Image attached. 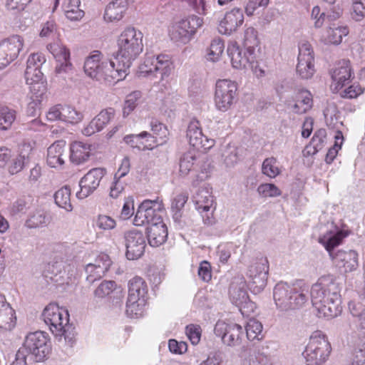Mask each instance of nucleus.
I'll return each mask as SVG.
<instances>
[{"label":"nucleus","instance_id":"nucleus-37","mask_svg":"<svg viewBox=\"0 0 365 365\" xmlns=\"http://www.w3.org/2000/svg\"><path fill=\"white\" fill-rule=\"evenodd\" d=\"M80 0H66L63 9L67 19L71 21H78L84 16V11L80 9Z\"/></svg>","mask_w":365,"mask_h":365},{"label":"nucleus","instance_id":"nucleus-17","mask_svg":"<svg viewBox=\"0 0 365 365\" xmlns=\"http://www.w3.org/2000/svg\"><path fill=\"white\" fill-rule=\"evenodd\" d=\"M268 271V262L266 259H260L249 267L247 275L250 279L251 288L254 291L260 292L265 287Z\"/></svg>","mask_w":365,"mask_h":365},{"label":"nucleus","instance_id":"nucleus-43","mask_svg":"<svg viewBox=\"0 0 365 365\" xmlns=\"http://www.w3.org/2000/svg\"><path fill=\"white\" fill-rule=\"evenodd\" d=\"M349 34L346 26L329 27L327 30V41L331 44L338 45L341 43L344 36Z\"/></svg>","mask_w":365,"mask_h":365},{"label":"nucleus","instance_id":"nucleus-60","mask_svg":"<svg viewBox=\"0 0 365 365\" xmlns=\"http://www.w3.org/2000/svg\"><path fill=\"white\" fill-rule=\"evenodd\" d=\"M28 160L23 155H18L11 160L9 172L11 175L17 174L23 170Z\"/></svg>","mask_w":365,"mask_h":365},{"label":"nucleus","instance_id":"nucleus-33","mask_svg":"<svg viewBox=\"0 0 365 365\" xmlns=\"http://www.w3.org/2000/svg\"><path fill=\"white\" fill-rule=\"evenodd\" d=\"M51 222L50 215L43 210H36L31 212L26 220L25 226L29 229L46 227Z\"/></svg>","mask_w":365,"mask_h":365},{"label":"nucleus","instance_id":"nucleus-61","mask_svg":"<svg viewBox=\"0 0 365 365\" xmlns=\"http://www.w3.org/2000/svg\"><path fill=\"white\" fill-rule=\"evenodd\" d=\"M351 16L356 21L365 17V0H353Z\"/></svg>","mask_w":365,"mask_h":365},{"label":"nucleus","instance_id":"nucleus-14","mask_svg":"<svg viewBox=\"0 0 365 365\" xmlns=\"http://www.w3.org/2000/svg\"><path fill=\"white\" fill-rule=\"evenodd\" d=\"M23 46L24 40L18 35L0 41V69L6 67L17 58Z\"/></svg>","mask_w":365,"mask_h":365},{"label":"nucleus","instance_id":"nucleus-1","mask_svg":"<svg viewBox=\"0 0 365 365\" xmlns=\"http://www.w3.org/2000/svg\"><path fill=\"white\" fill-rule=\"evenodd\" d=\"M310 294L319 317L332 319L341 314L340 289L334 276L321 277L312 287Z\"/></svg>","mask_w":365,"mask_h":365},{"label":"nucleus","instance_id":"nucleus-3","mask_svg":"<svg viewBox=\"0 0 365 365\" xmlns=\"http://www.w3.org/2000/svg\"><path fill=\"white\" fill-rule=\"evenodd\" d=\"M118 51L113 57L118 66H120L128 75L132 61L143 51V34L133 27L126 28L118 39Z\"/></svg>","mask_w":365,"mask_h":365},{"label":"nucleus","instance_id":"nucleus-20","mask_svg":"<svg viewBox=\"0 0 365 365\" xmlns=\"http://www.w3.org/2000/svg\"><path fill=\"white\" fill-rule=\"evenodd\" d=\"M111 261L107 255H99L94 263L88 264L86 267V272L88 274L87 280L93 283L101 278L109 269Z\"/></svg>","mask_w":365,"mask_h":365},{"label":"nucleus","instance_id":"nucleus-7","mask_svg":"<svg viewBox=\"0 0 365 365\" xmlns=\"http://www.w3.org/2000/svg\"><path fill=\"white\" fill-rule=\"evenodd\" d=\"M68 317V312L60 309L55 303L47 305L42 313L43 320L51 332L56 336H64L65 339L67 338L66 333L69 329Z\"/></svg>","mask_w":365,"mask_h":365},{"label":"nucleus","instance_id":"nucleus-49","mask_svg":"<svg viewBox=\"0 0 365 365\" xmlns=\"http://www.w3.org/2000/svg\"><path fill=\"white\" fill-rule=\"evenodd\" d=\"M341 13L342 10L339 6H334L327 12H322L317 21H315V27L320 28L326 19L329 21L338 19L341 16Z\"/></svg>","mask_w":365,"mask_h":365},{"label":"nucleus","instance_id":"nucleus-40","mask_svg":"<svg viewBox=\"0 0 365 365\" xmlns=\"http://www.w3.org/2000/svg\"><path fill=\"white\" fill-rule=\"evenodd\" d=\"M221 156L227 167L234 166L239 160L238 148L230 143L221 148Z\"/></svg>","mask_w":365,"mask_h":365},{"label":"nucleus","instance_id":"nucleus-11","mask_svg":"<svg viewBox=\"0 0 365 365\" xmlns=\"http://www.w3.org/2000/svg\"><path fill=\"white\" fill-rule=\"evenodd\" d=\"M297 73L302 79L311 78L315 73L314 56L312 46L308 42L299 46Z\"/></svg>","mask_w":365,"mask_h":365},{"label":"nucleus","instance_id":"nucleus-44","mask_svg":"<svg viewBox=\"0 0 365 365\" xmlns=\"http://www.w3.org/2000/svg\"><path fill=\"white\" fill-rule=\"evenodd\" d=\"M47 48L52 53L57 62L70 60V51L63 44L58 43H51L47 46Z\"/></svg>","mask_w":365,"mask_h":365},{"label":"nucleus","instance_id":"nucleus-28","mask_svg":"<svg viewBox=\"0 0 365 365\" xmlns=\"http://www.w3.org/2000/svg\"><path fill=\"white\" fill-rule=\"evenodd\" d=\"M70 160L72 163L79 165L86 163L91 155V145L80 141L71 145Z\"/></svg>","mask_w":365,"mask_h":365},{"label":"nucleus","instance_id":"nucleus-30","mask_svg":"<svg viewBox=\"0 0 365 365\" xmlns=\"http://www.w3.org/2000/svg\"><path fill=\"white\" fill-rule=\"evenodd\" d=\"M128 0H113L105 10L104 19L108 21H119L128 9Z\"/></svg>","mask_w":365,"mask_h":365},{"label":"nucleus","instance_id":"nucleus-2","mask_svg":"<svg viewBox=\"0 0 365 365\" xmlns=\"http://www.w3.org/2000/svg\"><path fill=\"white\" fill-rule=\"evenodd\" d=\"M83 70L89 78L108 83L122 81L127 76L120 66H117L114 57L113 59L103 58L98 51H94L86 58Z\"/></svg>","mask_w":365,"mask_h":365},{"label":"nucleus","instance_id":"nucleus-4","mask_svg":"<svg viewBox=\"0 0 365 365\" xmlns=\"http://www.w3.org/2000/svg\"><path fill=\"white\" fill-rule=\"evenodd\" d=\"M344 237L342 231L329 232L319 237V242L325 247L336 266L343 267L345 272H351L358 267L357 252L354 250L334 252V247L340 245Z\"/></svg>","mask_w":365,"mask_h":365},{"label":"nucleus","instance_id":"nucleus-27","mask_svg":"<svg viewBox=\"0 0 365 365\" xmlns=\"http://www.w3.org/2000/svg\"><path fill=\"white\" fill-rule=\"evenodd\" d=\"M66 153V142L58 140L50 145L47 150V163L51 168H58L64 164Z\"/></svg>","mask_w":365,"mask_h":365},{"label":"nucleus","instance_id":"nucleus-35","mask_svg":"<svg viewBox=\"0 0 365 365\" xmlns=\"http://www.w3.org/2000/svg\"><path fill=\"white\" fill-rule=\"evenodd\" d=\"M173 69V64L169 56L160 54L155 57V71L160 75L161 81L168 77Z\"/></svg>","mask_w":365,"mask_h":365},{"label":"nucleus","instance_id":"nucleus-25","mask_svg":"<svg viewBox=\"0 0 365 365\" xmlns=\"http://www.w3.org/2000/svg\"><path fill=\"white\" fill-rule=\"evenodd\" d=\"M244 16L241 9L235 8L226 13L220 23L219 31L224 34H230L242 24Z\"/></svg>","mask_w":365,"mask_h":365},{"label":"nucleus","instance_id":"nucleus-53","mask_svg":"<svg viewBox=\"0 0 365 365\" xmlns=\"http://www.w3.org/2000/svg\"><path fill=\"white\" fill-rule=\"evenodd\" d=\"M142 94L139 91H133L127 96L123 107V116H128L137 106V101L141 98Z\"/></svg>","mask_w":365,"mask_h":365},{"label":"nucleus","instance_id":"nucleus-9","mask_svg":"<svg viewBox=\"0 0 365 365\" xmlns=\"http://www.w3.org/2000/svg\"><path fill=\"white\" fill-rule=\"evenodd\" d=\"M237 92V85L227 79L219 80L216 83L215 105L217 110L225 112L234 103Z\"/></svg>","mask_w":365,"mask_h":365},{"label":"nucleus","instance_id":"nucleus-21","mask_svg":"<svg viewBox=\"0 0 365 365\" xmlns=\"http://www.w3.org/2000/svg\"><path fill=\"white\" fill-rule=\"evenodd\" d=\"M202 164H206L205 160L200 158L195 150H189L183 153L179 160V175L186 177L190 173L197 171V168Z\"/></svg>","mask_w":365,"mask_h":365},{"label":"nucleus","instance_id":"nucleus-16","mask_svg":"<svg viewBox=\"0 0 365 365\" xmlns=\"http://www.w3.org/2000/svg\"><path fill=\"white\" fill-rule=\"evenodd\" d=\"M126 257L130 260L140 258L146 247L145 237L143 232L133 230L125 234Z\"/></svg>","mask_w":365,"mask_h":365},{"label":"nucleus","instance_id":"nucleus-26","mask_svg":"<svg viewBox=\"0 0 365 365\" xmlns=\"http://www.w3.org/2000/svg\"><path fill=\"white\" fill-rule=\"evenodd\" d=\"M40 68H26L25 71L26 83L31 86V91L36 100L42 98L46 91V86L43 81V74Z\"/></svg>","mask_w":365,"mask_h":365},{"label":"nucleus","instance_id":"nucleus-47","mask_svg":"<svg viewBox=\"0 0 365 365\" xmlns=\"http://www.w3.org/2000/svg\"><path fill=\"white\" fill-rule=\"evenodd\" d=\"M151 136V134L147 131H143L140 134H130L124 137V141L133 148H137L139 150H145V145L142 140Z\"/></svg>","mask_w":365,"mask_h":365},{"label":"nucleus","instance_id":"nucleus-57","mask_svg":"<svg viewBox=\"0 0 365 365\" xmlns=\"http://www.w3.org/2000/svg\"><path fill=\"white\" fill-rule=\"evenodd\" d=\"M150 127L153 135H155V138H159L162 140L160 143L165 142L169 134L167 127L157 120H153L150 122Z\"/></svg>","mask_w":365,"mask_h":365},{"label":"nucleus","instance_id":"nucleus-29","mask_svg":"<svg viewBox=\"0 0 365 365\" xmlns=\"http://www.w3.org/2000/svg\"><path fill=\"white\" fill-rule=\"evenodd\" d=\"M148 240L150 246L158 247L167 239L168 230L163 222L149 225L147 227Z\"/></svg>","mask_w":365,"mask_h":365},{"label":"nucleus","instance_id":"nucleus-19","mask_svg":"<svg viewBox=\"0 0 365 365\" xmlns=\"http://www.w3.org/2000/svg\"><path fill=\"white\" fill-rule=\"evenodd\" d=\"M229 294L231 300L238 307L249 302L247 283L242 276L235 277L230 284Z\"/></svg>","mask_w":365,"mask_h":365},{"label":"nucleus","instance_id":"nucleus-58","mask_svg":"<svg viewBox=\"0 0 365 365\" xmlns=\"http://www.w3.org/2000/svg\"><path fill=\"white\" fill-rule=\"evenodd\" d=\"M188 199L187 195L181 193L178 195L172 201L171 209L174 215V217L178 218L180 215V210L183 208L185 204Z\"/></svg>","mask_w":365,"mask_h":365},{"label":"nucleus","instance_id":"nucleus-39","mask_svg":"<svg viewBox=\"0 0 365 365\" xmlns=\"http://www.w3.org/2000/svg\"><path fill=\"white\" fill-rule=\"evenodd\" d=\"M6 307V309L0 314V331H11L16 324L14 310L10 305Z\"/></svg>","mask_w":365,"mask_h":365},{"label":"nucleus","instance_id":"nucleus-52","mask_svg":"<svg viewBox=\"0 0 365 365\" xmlns=\"http://www.w3.org/2000/svg\"><path fill=\"white\" fill-rule=\"evenodd\" d=\"M116 287V284L112 280L103 281L94 291V295L98 298H104L112 293Z\"/></svg>","mask_w":365,"mask_h":365},{"label":"nucleus","instance_id":"nucleus-48","mask_svg":"<svg viewBox=\"0 0 365 365\" xmlns=\"http://www.w3.org/2000/svg\"><path fill=\"white\" fill-rule=\"evenodd\" d=\"M83 114L69 106H62L61 121L77 123L83 119Z\"/></svg>","mask_w":365,"mask_h":365},{"label":"nucleus","instance_id":"nucleus-42","mask_svg":"<svg viewBox=\"0 0 365 365\" xmlns=\"http://www.w3.org/2000/svg\"><path fill=\"white\" fill-rule=\"evenodd\" d=\"M293 292L290 295L292 310L301 308L307 301V290L292 286Z\"/></svg>","mask_w":365,"mask_h":365},{"label":"nucleus","instance_id":"nucleus-41","mask_svg":"<svg viewBox=\"0 0 365 365\" xmlns=\"http://www.w3.org/2000/svg\"><path fill=\"white\" fill-rule=\"evenodd\" d=\"M327 137V131L325 129H319L312 137L310 145L307 146V153L315 154L321 150L325 144Z\"/></svg>","mask_w":365,"mask_h":365},{"label":"nucleus","instance_id":"nucleus-15","mask_svg":"<svg viewBox=\"0 0 365 365\" xmlns=\"http://www.w3.org/2000/svg\"><path fill=\"white\" fill-rule=\"evenodd\" d=\"M227 53L231 59L232 65L238 69L256 68V54L250 50H246L242 53V49L236 42H232L228 45Z\"/></svg>","mask_w":365,"mask_h":365},{"label":"nucleus","instance_id":"nucleus-34","mask_svg":"<svg viewBox=\"0 0 365 365\" xmlns=\"http://www.w3.org/2000/svg\"><path fill=\"white\" fill-rule=\"evenodd\" d=\"M196 209L200 212H207L213 205V196L205 188L200 189L193 196Z\"/></svg>","mask_w":365,"mask_h":365},{"label":"nucleus","instance_id":"nucleus-5","mask_svg":"<svg viewBox=\"0 0 365 365\" xmlns=\"http://www.w3.org/2000/svg\"><path fill=\"white\" fill-rule=\"evenodd\" d=\"M331 352V346L324 335L316 332L311 336L303 353L308 365H322Z\"/></svg>","mask_w":365,"mask_h":365},{"label":"nucleus","instance_id":"nucleus-10","mask_svg":"<svg viewBox=\"0 0 365 365\" xmlns=\"http://www.w3.org/2000/svg\"><path fill=\"white\" fill-rule=\"evenodd\" d=\"M163 210V205L155 200H145L138 208L135 218L134 225L140 226L144 224L149 225L163 222L160 214Z\"/></svg>","mask_w":365,"mask_h":365},{"label":"nucleus","instance_id":"nucleus-22","mask_svg":"<svg viewBox=\"0 0 365 365\" xmlns=\"http://www.w3.org/2000/svg\"><path fill=\"white\" fill-rule=\"evenodd\" d=\"M114 115L115 110L112 108L101 110L92 119L89 124L84 128L83 133L86 136H91L101 131L114 118Z\"/></svg>","mask_w":365,"mask_h":365},{"label":"nucleus","instance_id":"nucleus-8","mask_svg":"<svg viewBox=\"0 0 365 365\" xmlns=\"http://www.w3.org/2000/svg\"><path fill=\"white\" fill-rule=\"evenodd\" d=\"M23 351L26 356L32 354L36 361L43 360L50 352L51 345L49 340L43 331H35L27 334L23 346L19 349Z\"/></svg>","mask_w":365,"mask_h":365},{"label":"nucleus","instance_id":"nucleus-12","mask_svg":"<svg viewBox=\"0 0 365 365\" xmlns=\"http://www.w3.org/2000/svg\"><path fill=\"white\" fill-rule=\"evenodd\" d=\"M214 331L217 336L222 339L223 344L229 346L240 345L244 336L242 326L235 323L227 324L219 321L215 324Z\"/></svg>","mask_w":365,"mask_h":365},{"label":"nucleus","instance_id":"nucleus-64","mask_svg":"<svg viewBox=\"0 0 365 365\" xmlns=\"http://www.w3.org/2000/svg\"><path fill=\"white\" fill-rule=\"evenodd\" d=\"M365 364V339L359 345L354 353L352 365Z\"/></svg>","mask_w":365,"mask_h":365},{"label":"nucleus","instance_id":"nucleus-6","mask_svg":"<svg viewBox=\"0 0 365 365\" xmlns=\"http://www.w3.org/2000/svg\"><path fill=\"white\" fill-rule=\"evenodd\" d=\"M202 24V19L191 15L173 22L169 28V36L172 41L185 44L190 41Z\"/></svg>","mask_w":365,"mask_h":365},{"label":"nucleus","instance_id":"nucleus-23","mask_svg":"<svg viewBox=\"0 0 365 365\" xmlns=\"http://www.w3.org/2000/svg\"><path fill=\"white\" fill-rule=\"evenodd\" d=\"M333 81L331 87L334 89H340L350 81L351 71L349 61L342 60L339 61L331 71Z\"/></svg>","mask_w":365,"mask_h":365},{"label":"nucleus","instance_id":"nucleus-56","mask_svg":"<svg viewBox=\"0 0 365 365\" xmlns=\"http://www.w3.org/2000/svg\"><path fill=\"white\" fill-rule=\"evenodd\" d=\"M257 192L260 195L264 197H274L281 195L279 189L272 183L260 185L257 188Z\"/></svg>","mask_w":365,"mask_h":365},{"label":"nucleus","instance_id":"nucleus-31","mask_svg":"<svg viewBox=\"0 0 365 365\" xmlns=\"http://www.w3.org/2000/svg\"><path fill=\"white\" fill-rule=\"evenodd\" d=\"M313 105L312 96L307 90H301L294 97L292 110L297 114H304L309 110Z\"/></svg>","mask_w":365,"mask_h":365},{"label":"nucleus","instance_id":"nucleus-45","mask_svg":"<svg viewBox=\"0 0 365 365\" xmlns=\"http://www.w3.org/2000/svg\"><path fill=\"white\" fill-rule=\"evenodd\" d=\"M16 119V111L8 107L0 108V129H9Z\"/></svg>","mask_w":365,"mask_h":365},{"label":"nucleus","instance_id":"nucleus-13","mask_svg":"<svg viewBox=\"0 0 365 365\" xmlns=\"http://www.w3.org/2000/svg\"><path fill=\"white\" fill-rule=\"evenodd\" d=\"M107 171L103 168L90 170L79 181L80 191L77 192L78 199H85L91 195L99 186Z\"/></svg>","mask_w":365,"mask_h":365},{"label":"nucleus","instance_id":"nucleus-54","mask_svg":"<svg viewBox=\"0 0 365 365\" xmlns=\"http://www.w3.org/2000/svg\"><path fill=\"white\" fill-rule=\"evenodd\" d=\"M277 160L275 158H266L262 166V173L269 178H275L279 174V170L276 165Z\"/></svg>","mask_w":365,"mask_h":365},{"label":"nucleus","instance_id":"nucleus-51","mask_svg":"<svg viewBox=\"0 0 365 365\" xmlns=\"http://www.w3.org/2000/svg\"><path fill=\"white\" fill-rule=\"evenodd\" d=\"M145 302V299H141L140 300H136V302H130L129 298H128L125 309L126 314L131 318L141 316Z\"/></svg>","mask_w":365,"mask_h":365},{"label":"nucleus","instance_id":"nucleus-32","mask_svg":"<svg viewBox=\"0 0 365 365\" xmlns=\"http://www.w3.org/2000/svg\"><path fill=\"white\" fill-rule=\"evenodd\" d=\"M148 289L145 281L139 277H135L128 282V297L130 302L145 299Z\"/></svg>","mask_w":365,"mask_h":365},{"label":"nucleus","instance_id":"nucleus-55","mask_svg":"<svg viewBox=\"0 0 365 365\" xmlns=\"http://www.w3.org/2000/svg\"><path fill=\"white\" fill-rule=\"evenodd\" d=\"M225 48L224 42L220 39H214L210 46L208 59L216 61L223 53Z\"/></svg>","mask_w":365,"mask_h":365},{"label":"nucleus","instance_id":"nucleus-24","mask_svg":"<svg viewBox=\"0 0 365 365\" xmlns=\"http://www.w3.org/2000/svg\"><path fill=\"white\" fill-rule=\"evenodd\" d=\"M292 292V286L287 283L280 282L274 287L273 297L276 306L280 311L292 310L290 295Z\"/></svg>","mask_w":365,"mask_h":365},{"label":"nucleus","instance_id":"nucleus-36","mask_svg":"<svg viewBox=\"0 0 365 365\" xmlns=\"http://www.w3.org/2000/svg\"><path fill=\"white\" fill-rule=\"evenodd\" d=\"M349 310L361 329H365V304L361 301H351L348 304Z\"/></svg>","mask_w":365,"mask_h":365},{"label":"nucleus","instance_id":"nucleus-18","mask_svg":"<svg viewBox=\"0 0 365 365\" xmlns=\"http://www.w3.org/2000/svg\"><path fill=\"white\" fill-rule=\"evenodd\" d=\"M187 138L189 143L197 150H208L214 145V140L205 136L200 128L198 121H192L187 129Z\"/></svg>","mask_w":365,"mask_h":365},{"label":"nucleus","instance_id":"nucleus-63","mask_svg":"<svg viewBox=\"0 0 365 365\" xmlns=\"http://www.w3.org/2000/svg\"><path fill=\"white\" fill-rule=\"evenodd\" d=\"M46 62V58L42 53H36L31 54L26 62V68H38Z\"/></svg>","mask_w":365,"mask_h":365},{"label":"nucleus","instance_id":"nucleus-59","mask_svg":"<svg viewBox=\"0 0 365 365\" xmlns=\"http://www.w3.org/2000/svg\"><path fill=\"white\" fill-rule=\"evenodd\" d=\"M241 357H245L243 365H264L263 363L266 361L262 354L255 351H250L247 357H245V354H242Z\"/></svg>","mask_w":365,"mask_h":365},{"label":"nucleus","instance_id":"nucleus-62","mask_svg":"<svg viewBox=\"0 0 365 365\" xmlns=\"http://www.w3.org/2000/svg\"><path fill=\"white\" fill-rule=\"evenodd\" d=\"M205 164H202L197 171H192L191 184L193 187H197L201 182L205 180L207 177V172L205 167Z\"/></svg>","mask_w":365,"mask_h":365},{"label":"nucleus","instance_id":"nucleus-50","mask_svg":"<svg viewBox=\"0 0 365 365\" xmlns=\"http://www.w3.org/2000/svg\"><path fill=\"white\" fill-rule=\"evenodd\" d=\"M245 331L249 340L259 339V336L262 331V325L259 321L251 319L247 323Z\"/></svg>","mask_w":365,"mask_h":365},{"label":"nucleus","instance_id":"nucleus-38","mask_svg":"<svg viewBox=\"0 0 365 365\" xmlns=\"http://www.w3.org/2000/svg\"><path fill=\"white\" fill-rule=\"evenodd\" d=\"M54 200L56 204L61 208L65 209L68 212L73 210L71 202V189L68 186H63L54 194Z\"/></svg>","mask_w":365,"mask_h":365},{"label":"nucleus","instance_id":"nucleus-46","mask_svg":"<svg viewBox=\"0 0 365 365\" xmlns=\"http://www.w3.org/2000/svg\"><path fill=\"white\" fill-rule=\"evenodd\" d=\"M257 31L253 27H249L245 31L243 46L246 50L255 53V47L258 45Z\"/></svg>","mask_w":365,"mask_h":365}]
</instances>
